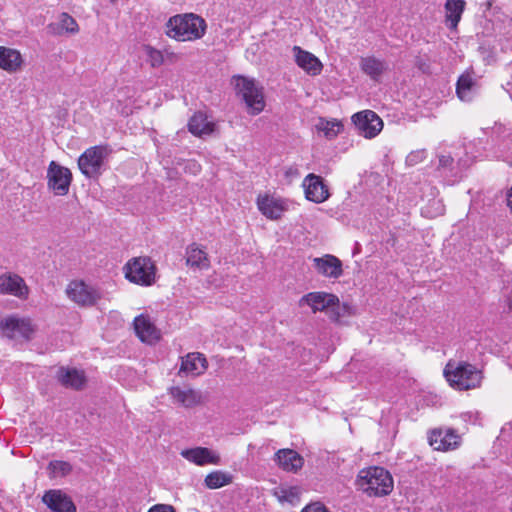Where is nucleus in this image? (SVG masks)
Here are the masks:
<instances>
[{"label":"nucleus","instance_id":"nucleus-36","mask_svg":"<svg viewBox=\"0 0 512 512\" xmlns=\"http://www.w3.org/2000/svg\"><path fill=\"white\" fill-rule=\"evenodd\" d=\"M64 34H76L79 31V26L76 20L67 13H62L59 18Z\"/></svg>","mask_w":512,"mask_h":512},{"label":"nucleus","instance_id":"nucleus-46","mask_svg":"<svg viewBox=\"0 0 512 512\" xmlns=\"http://www.w3.org/2000/svg\"><path fill=\"white\" fill-rule=\"evenodd\" d=\"M462 416H463V418H466V417L470 418L471 417V413H464Z\"/></svg>","mask_w":512,"mask_h":512},{"label":"nucleus","instance_id":"nucleus-32","mask_svg":"<svg viewBox=\"0 0 512 512\" xmlns=\"http://www.w3.org/2000/svg\"><path fill=\"white\" fill-rule=\"evenodd\" d=\"M205 485L209 489H218L232 482V476L226 472L217 470L205 477Z\"/></svg>","mask_w":512,"mask_h":512},{"label":"nucleus","instance_id":"nucleus-15","mask_svg":"<svg viewBox=\"0 0 512 512\" xmlns=\"http://www.w3.org/2000/svg\"><path fill=\"white\" fill-rule=\"evenodd\" d=\"M180 454L184 459L198 466L219 465L221 462L220 455L207 447L184 449Z\"/></svg>","mask_w":512,"mask_h":512},{"label":"nucleus","instance_id":"nucleus-2","mask_svg":"<svg viewBox=\"0 0 512 512\" xmlns=\"http://www.w3.org/2000/svg\"><path fill=\"white\" fill-rule=\"evenodd\" d=\"M443 373L450 386L459 391L479 388L483 380L482 370L466 361L449 360Z\"/></svg>","mask_w":512,"mask_h":512},{"label":"nucleus","instance_id":"nucleus-9","mask_svg":"<svg viewBox=\"0 0 512 512\" xmlns=\"http://www.w3.org/2000/svg\"><path fill=\"white\" fill-rule=\"evenodd\" d=\"M66 293L69 299L79 306H93L102 297L99 289L83 281H72L68 285Z\"/></svg>","mask_w":512,"mask_h":512},{"label":"nucleus","instance_id":"nucleus-3","mask_svg":"<svg viewBox=\"0 0 512 512\" xmlns=\"http://www.w3.org/2000/svg\"><path fill=\"white\" fill-rule=\"evenodd\" d=\"M356 486L370 497L386 496L393 490V478L385 468L372 466L359 471Z\"/></svg>","mask_w":512,"mask_h":512},{"label":"nucleus","instance_id":"nucleus-22","mask_svg":"<svg viewBox=\"0 0 512 512\" xmlns=\"http://www.w3.org/2000/svg\"><path fill=\"white\" fill-rule=\"evenodd\" d=\"M274 459L278 466L287 472H297L304 464L302 456L289 448L278 450Z\"/></svg>","mask_w":512,"mask_h":512},{"label":"nucleus","instance_id":"nucleus-37","mask_svg":"<svg viewBox=\"0 0 512 512\" xmlns=\"http://www.w3.org/2000/svg\"><path fill=\"white\" fill-rule=\"evenodd\" d=\"M147 54L152 67H159L164 61L162 53L157 49L149 47Z\"/></svg>","mask_w":512,"mask_h":512},{"label":"nucleus","instance_id":"nucleus-39","mask_svg":"<svg viewBox=\"0 0 512 512\" xmlns=\"http://www.w3.org/2000/svg\"><path fill=\"white\" fill-rule=\"evenodd\" d=\"M453 163L454 159L450 155H440L438 168L453 170Z\"/></svg>","mask_w":512,"mask_h":512},{"label":"nucleus","instance_id":"nucleus-17","mask_svg":"<svg viewBox=\"0 0 512 512\" xmlns=\"http://www.w3.org/2000/svg\"><path fill=\"white\" fill-rule=\"evenodd\" d=\"M28 287L22 277L7 273L0 276V293L9 294L19 298L28 296Z\"/></svg>","mask_w":512,"mask_h":512},{"label":"nucleus","instance_id":"nucleus-28","mask_svg":"<svg viewBox=\"0 0 512 512\" xmlns=\"http://www.w3.org/2000/svg\"><path fill=\"white\" fill-rule=\"evenodd\" d=\"M360 68L372 80L379 81L381 75L387 70L388 65L385 61L374 56L362 57Z\"/></svg>","mask_w":512,"mask_h":512},{"label":"nucleus","instance_id":"nucleus-13","mask_svg":"<svg viewBox=\"0 0 512 512\" xmlns=\"http://www.w3.org/2000/svg\"><path fill=\"white\" fill-rule=\"evenodd\" d=\"M429 444L438 451L457 449L461 444V437L453 429H434L429 437Z\"/></svg>","mask_w":512,"mask_h":512},{"label":"nucleus","instance_id":"nucleus-29","mask_svg":"<svg viewBox=\"0 0 512 512\" xmlns=\"http://www.w3.org/2000/svg\"><path fill=\"white\" fill-rule=\"evenodd\" d=\"M188 129L195 136L210 135L214 130V123L208 121L202 112H197L190 118Z\"/></svg>","mask_w":512,"mask_h":512},{"label":"nucleus","instance_id":"nucleus-41","mask_svg":"<svg viewBox=\"0 0 512 512\" xmlns=\"http://www.w3.org/2000/svg\"><path fill=\"white\" fill-rule=\"evenodd\" d=\"M148 512H176V510L170 504H156L149 508Z\"/></svg>","mask_w":512,"mask_h":512},{"label":"nucleus","instance_id":"nucleus-4","mask_svg":"<svg viewBox=\"0 0 512 512\" xmlns=\"http://www.w3.org/2000/svg\"><path fill=\"white\" fill-rule=\"evenodd\" d=\"M300 305H308L313 313L326 312L332 320L337 321L340 317L352 314V307L343 303L340 304L339 298L326 292H310L300 299Z\"/></svg>","mask_w":512,"mask_h":512},{"label":"nucleus","instance_id":"nucleus-31","mask_svg":"<svg viewBox=\"0 0 512 512\" xmlns=\"http://www.w3.org/2000/svg\"><path fill=\"white\" fill-rule=\"evenodd\" d=\"M465 6L466 2L464 0H446L445 17L450 29H455L457 27L465 10Z\"/></svg>","mask_w":512,"mask_h":512},{"label":"nucleus","instance_id":"nucleus-6","mask_svg":"<svg viewBox=\"0 0 512 512\" xmlns=\"http://www.w3.org/2000/svg\"><path fill=\"white\" fill-rule=\"evenodd\" d=\"M126 278L141 286H150L156 280V266L149 257H137L125 266Z\"/></svg>","mask_w":512,"mask_h":512},{"label":"nucleus","instance_id":"nucleus-44","mask_svg":"<svg viewBox=\"0 0 512 512\" xmlns=\"http://www.w3.org/2000/svg\"><path fill=\"white\" fill-rule=\"evenodd\" d=\"M507 205L510 208V211L512 213V187L507 192Z\"/></svg>","mask_w":512,"mask_h":512},{"label":"nucleus","instance_id":"nucleus-25","mask_svg":"<svg viewBox=\"0 0 512 512\" xmlns=\"http://www.w3.org/2000/svg\"><path fill=\"white\" fill-rule=\"evenodd\" d=\"M186 264L191 268L203 270L210 267V260L202 247L192 243L186 248Z\"/></svg>","mask_w":512,"mask_h":512},{"label":"nucleus","instance_id":"nucleus-16","mask_svg":"<svg viewBox=\"0 0 512 512\" xmlns=\"http://www.w3.org/2000/svg\"><path fill=\"white\" fill-rule=\"evenodd\" d=\"M42 501L52 512H76V506L72 499L62 490L46 491Z\"/></svg>","mask_w":512,"mask_h":512},{"label":"nucleus","instance_id":"nucleus-12","mask_svg":"<svg viewBox=\"0 0 512 512\" xmlns=\"http://www.w3.org/2000/svg\"><path fill=\"white\" fill-rule=\"evenodd\" d=\"M302 186L306 199L314 203H323L330 196L328 186L324 183L323 178L314 173H310L304 178Z\"/></svg>","mask_w":512,"mask_h":512},{"label":"nucleus","instance_id":"nucleus-35","mask_svg":"<svg viewBox=\"0 0 512 512\" xmlns=\"http://www.w3.org/2000/svg\"><path fill=\"white\" fill-rule=\"evenodd\" d=\"M48 470L51 477H64L72 471V466L69 462L54 460L48 465Z\"/></svg>","mask_w":512,"mask_h":512},{"label":"nucleus","instance_id":"nucleus-5","mask_svg":"<svg viewBox=\"0 0 512 512\" xmlns=\"http://www.w3.org/2000/svg\"><path fill=\"white\" fill-rule=\"evenodd\" d=\"M234 81L235 90L245 102L248 112L252 115L262 112L265 107L262 88L258 87L254 80L243 76L236 77Z\"/></svg>","mask_w":512,"mask_h":512},{"label":"nucleus","instance_id":"nucleus-21","mask_svg":"<svg viewBox=\"0 0 512 512\" xmlns=\"http://www.w3.org/2000/svg\"><path fill=\"white\" fill-rule=\"evenodd\" d=\"M294 57L297 65L308 74L316 76L322 71V63L312 53L303 50L299 46L293 47Z\"/></svg>","mask_w":512,"mask_h":512},{"label":"nucleus","instance_id":"nucleus-7","mask_svg":"<svg viewBox=\"0 0 512 512\" xmlns=\"http://www.w3.org/2000/svg\"><path fill=\"white\" fill-rule=\"evenodd\" d=\"M110 150L107 146H94L86 149L78 159V167L87 178H94L101 174L104 160Z\"/></svg>","mask_w":512,"mask_h":512},{"label":"nucleus","instance_id":"nucleus-24","mask_svg":"<svg viewBox=\"0 0 512 512\" xmlns=\"http://www.w3.org/2000/svg\"><path fill=\"white\" fill-rule=\"evenodd\" d=\"M22 64L23 58L18 50L0 46V68L2 70L14 73L21 69Z\"/></svg>","mask_w":512,"mask_h":512},{"label":"nucleus","instance_id":"nucleus-43","mask_svg":"<svg viewBox=\"0 0 512 512\" xmlns=\"http://www.w3.org/2000/svg\"><path fill=\"white\" fill-rule=\"evenodd\" d=\"M285 175L289 178H295L299 176V171L296 167H289L285 171Z\"/></svg>","mask_w":512,"mask_h":512},{"label":"nucleus","instance_id":"nucleus-20","mask_svg":"<svg viewBox=\"0 0 512 512\" xmlns=\"http://www.w3.org/2000/svg\"><path fill=\"white\" fill-rule=\"evenodd\" d=\"M257 206L260 212L269 219H279L286 210V202L272 196H259Z\"/></svg>","mask_w":512,"mask_h":512},{"label":"nucleus","instance_id":"nucleus-1","mask_svg":"<svg viewBox=\"0 0 512 512\" xmlns=\"http://www.w3.org/2000/svg\"><path fill=\"white\" fill-rule=\"evenodd\" d=\"M166 34L177 41H195L202 38L207 29L206 21L193 13L178 14L166 23Z\"/></svg>","mask_w":512,"mask_h":512},{"label":"nucleus","instance_id":"nucleus-33","mask_svg":"<svg viewBox=\"0 0 512 512\" xmlns=\"http://www.w3.org/2000/svg\"><path fill=\"white\" fill-rule=\"evenodd\" d=\"M342 128L343 125L341 122L335 119L329 121L324 118H319L318 123L316 124V129L319 132H322L327 139L335 138Z\"/></svg>","mask_w":512,"mask_h":512},{"label":"nucleus","instance_id":"nucleus-42","mask_svg":"<svg viewBox=\"0 0 512 512\" xmlns=\"http://www.w3.org/2000/svg\"><path fill=\"white\" fill-rule=\"evenodd\" d=\"M301 512H329L321 503H312L307 505Z\"/></svg>","mask_w":512,"mask_h":512},{"label":"nucleus","instance_id":"nucleus-30","mask_svg":"<svg viewBox=\"0 0 512 512\" xmlns=\"http://www.w3.org/2000/svg\"><path fill=\"white\" fill-rule=\"evenodd\" d=\"M456 93L462 101H471L473 96L477 93V82L471 74H462L456 86Z\"/></svg>","mask_w":512,"mask_h":512},{"label":"nucleus","instance_id":"nucleus-40","mask_svg":"<svg viewBox=\"0 0 512 512\" xmlns=\"http://www.w3.org/2000/svg\"><path fill=\"white\" fill-rule=\"evenodd\" d=\"M46 30L47 33L52 36H60L64 34L61 23L59 21L48 24Z\"/></svg>","mask_w":512,"mask_h":512},{"label":"nucleus","instance_id":"nucleus-14","mask_svg":"<svg viewBox=\"0 0 512 512\" xmlns=\"http://www.w3.org/2000/svg\"><path fill=\"white\" fill-rule=\"evenodd\" d=\"M484 137H479V142H485L492 146L509 148L512 144V128L502 124H495L491 128L483 130Z\"/></svg>","mask_w":512,"mask_h":512},{"label":"nucleus","instance_id":"nucleus-11","mask_svg":"<svg viewBox=\"0 0 512 512\" xmlns=\"http://www.w3.org/2000/svg\"><path fill=\"white\" fill-rule=\"evenodd\" d=\"M0 328L3 335L10 339L29 340L34 333V327L29 319L14 316L0 320Z\"/></svg>","mask_w":512,"mask_h":512},{"label":"nucleus","instance_id":"nucleus-38","mask_svg":"<svg viewBox=\"0 0 512 512\" xmlns=\"http://www.w3.org/2000/svg\"><path fill=\"white\" fill-rule=\"evenodd\" d=\"M426 158L425 150L412 151L406 157V163L410 166L416 165Z\"/></svg>","mask_w":512,"mask_h":512},{"label":"nucleus","instance_id":"nucleus-23","mask_svg":"<svg viewBox=\"0 0 512 512\" xmlns=\"http://www.w3.org/2000/svg\"><path fill=\"white\" fill-rule=\"evenodd\" d=\"M173 401L185 408H192L201 402V394L191 388L173 386L169 389Z\"/></svg>","mask_w":512,"mask_h":512},{"label":"nucleus","instance_id":"nucleus-8","mask_svg":"<svg viewBox=\"0 0 512 512\" xmlns=\"http://www.w3.org/2000/svg\"><path fill=\"white\" fill-rule=\"evenodd\" d=\"M47 186L57 196H65L69 192L72 182V173L55 161L49 163L47 169Z\"/></svg>","mask_w":512,"mask_h":512},{"label":"nucleus","instance_id":"nucleus-27","mask_svg":"<svg viewBox=\"0 0 512 512\" xmlns=\"http://www.w3.org/2000/svg\"><path fill=\"white\" fill-rule=\"evenodd\" d=\"M57 378L63 386L74 389H81L86 380L83 371L63 367L58 370Z\"/></svg>","mask_w":512,"mask_h":512},{"label":"nucleus","instance_id":"nucleus-34","mask_svg":"<svg viewBox=\"0 0 512 512\" xmlns=\"http://www.w3.org/2000/svg\"><path fill=\"white\" fill-rule=\"evenodd\" d=\"M275 496L278 498L280 502H288L290 504H295L299 501L300 498V488L297 486L291 487H279L275 491Z\"/></svg>","mask_w":512,"mask_h":512},{"label":"nucleus","instance_id":"nucleus-26","mask_svg":"<svg viewBox=\"0 0 512 512\" xmlns=\"http://www.w3.org/2000/svg\"><path fill=\"white\" fill-rule=\"evenodd\" d=\"M206 369V358L200 353H189L182 358L180 372L196 376L204 373Z\"/></svg>","mask_w":512,"mask_h":512},{"label":"nucleus","instance_id":"nucleus-18","mask_svg":"<svg viewBox=\"0 0 512 512\" xmlns=\"http://www.w3.org/2000/svg\"><path fill=\"white\" fill-rule=\"evenodd\" d=\"M313 263L317 272L325 277L337 279L343 274L342 262L334 255L314 258Z\"/></svg>","mask_w":512,"mask_h":512},{"label":"nucleus","instance_id":"nucleus-45","mask_svg":"<svg viewBox=\"0 0 512 512\" xmlns=\"http://www.w3.org/2000/svg\"><path fill=\"white\" fill-rule=\"evenodd\" d=\"M432 205H433V206H437V210H438V214H439V215L443 214L444 208H443V206L441 205L440 201H433V202H432Z\"/></svg>","mask_w":512,"mask_h":512},{"label":"nucleus","instance_id":"nucleus-19","mask_svg":"<svg viewBox=\"0 0 512 512\" xmlns=\"http://www.w3.org/2000/svg\"><path fill=\"white\" fill-rule=\"evenodd\" d=\"M133 324L135 333L142 342L152 344L160 339V331L148 316L143 314L137 316Z\"/></svg>","mask_w":512,"mask_h":512},{"label":"nucleus","instance_id":"nucleus-10","mask_svg":"<svg viewBox=\"0 0 512 512\" xmlns=\"http://www.w3.org/2000/svg\"><path fill=\"white\" fill-rule=\"evenodd\" d=\"M359 134L365 138H374L383 128L381 118L372 110H364L352 116Z\"/></svg>","mask_w":512,"mask_h":512}]
</instances>
